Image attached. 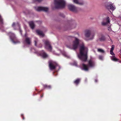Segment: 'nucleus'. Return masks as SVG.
Returning <instances> with one entry per match:
<instances>
[{"label":"nucleus","instance_id":"f257e3e1","mask_svg":"<svg viewBox=\"0 0 121 121\" xmlns=\"http://www.w3.org/2000/svg\"><path fill=\"white\" fill-rule=\"evenodd\" d=\"M88 50L87 48L85 46L83 42L82 43L80 46V53L78 54V56L82 61L85 62L87 60V54Z\"/></svg>","mask_w":121,"mask_h":121},{"label":"nucleus","instance_id":"f03ea898","mask_svg":"<svg viewBox=\"0 0 121 121\" xmlns=\"http://www.w3.org/2000/svg\"><path fill=\"white\" fill-rule=\"evenodd\" d=\"M54 4L55 8H63L65 7V2L64 0H54Z\"/></svg>","mask_w":121,"mask_h":121},{"label":"nucleus","instance_id":"7ed1b4c3","mask_svg":"<svg viewBox=\"0 0 121 121\" xmlns=\"http://www.w3.org/2000/svg\"><path fill=\"white\" fill-rule=\"evenodd\" d=\"M9 34L10 36V39L13 43L16 44L20 43V41L17 39L14 33L10 32Z\"/></svg>","mask_w":121,"mask_h":121},{"label":"nucleus","instance_id":"20e7f679","mask_svg":"<svg viewBox=\"0 0 121 121\" xmlns=\"http://www.w3.org/2000/svg\"><path fill=\"white\" fill-rule=\"evenodd\" d=\"M45 48L47 49L48 51L51 52L52 51V47L51 45L50 42L48 40H46L44 42Z\"/></svg>","mask_w":121,"mask_h":121},{"label":"nucleus","instance_id":"39448f33","mask_svg":"<svg viewBox=\"0 0 121 121\" xmlns=\"http://www.w3.org/2000/svg\"><path fill=\"white\" fill-rule=\"evenodd\" d=\"M85 35L87 38L90 37V39H93L94 35V34L92 33L91 30H86L85 31Z\"/></svg>","mask_w":121,"mask_h":121},{"label":"nucleus","instance_id":"423d86ee","mask_svg":"<svg viewBox=\"0 0 121 121\" xmlns=\"http://www.w3.org/2000/svg\"><path fill=\"white\" fill-rule=\"evenodd\" d=\"M49 67L50 70H52L55 69L56 67L58 66V64L52 60L48 62Z\"/></svg>","mask_w":121,"mask_h":121},{"label":"nucleus","instance_id":"0eeeda50","mask_svg":"<svg viewBox=\"0 0 121 121\" xmlns=\"http://www.w3.org/2000/svg\"><path fill=\"white\" fill-rule=\"evenodd\" d=\"M75 40L73 41V50L76 49L78 48L80 40L77 38H75Z\"/></svg>","mask_w":121,"mask_h":121},{"label":"nucleus","instance_id":"6e6552de","mask_svg":"<svg viewBox=\"0 0 121 121\" xmlns=\"http://www.w3.org/2000/svg\"><path fill=\"white\" fill-rule=\"evenodd\" d=\"M12 26L15 30H17L19 29V30L22 36V31L20 29V25L18 23H17L15 24L14 22H13L12 24Z\"/></svg>","mask_w":121,"mask_h":121},{"label":"nucleus","instance_id":"1a4fd4ad","mask_svg":"<svg viewBox=\"0 0 121 121\" xmlns=\"http://www.w3.org/2000/svg\"><path fill=\"white\" fill-rule=\"evenodd\" d=\"M35 9L37 11H43L45 12H47L48 10V8L42 7H35Z\"/></svg>","mask_w":121,"mask_h":121},{"label":"nucleus","instance_id":"9d476101","mask_svg":"<svg viewBox=\"0 0 121 121\" xmlns=\"http://www.w3.org/2000/svg\"><path fill=\"white\" fill-rule=\"evenodd\" d=\"M68 7L69 9L71 11L75 12H76L77 11V8L73 5H69Z\"/></svg>","mask_w":121,"mask_h":121},{"label":"nucleus","instance_id":"9b49d317","mask_svg":"<svg viewBox=\"0 0 121 121\" xmlns=\"http://www.w3.org/2000/svg\"><path fill=\"white\" fill-rule=\"evenodd\" d=\"M95 61L91 59L89 60L88 65L89 67L92 68L95 66Z\"/></svg>","mask_w":121,"mask_h":121},{"label":"nucleus","instance_id":"f8f14e48","mask_svg":"<svg viewBox=\"0 0 121 121\" xmlns=\"http://www.w3.org/2000/svg\"><path fill=\"white\" fill-rule=\"evenodd\" d=\"M27 34L26 33L24 36V37L25 38V39L24 42V43H26L28 45L30 44V39L29 38L27 37Z\"/></svg>","mask_w":121,"mask_h":121},{"label":"nucleus","instance_id":"ddd939ff","mask_svg":"<svg viewBox=\"0 0 121 121\" xmlns=\"http://www.w3.org/2000/svg\"><path fill=\"white\" fill-rule=\"evenodd\" d=\"M106 22H102V24L103 26H105L110 23V19L108 17L105 18Z\"/></svg>","mask_w":121,"mask_h":121},{"label":"nucleus","instance_id":"4468645a","mask_svg":"<svg viewBox=\"0 0 121 121\" xmlns=\"http://www.w3.org/2000/svg\"><path fill=\"white\" fill-rule=\"evenodd\" d=\"M40 55L44 58H46L48 56V54L44 51H42L40 52Z\"/></svg>","mask_w":121,"mask_h":121},{"label":"nucleus","instance_id":"2eb2a0df","mask_svg":"<svg viewBox=\"0 0 121 121\" xmlns=\"http://www.w3.org/2000/svg\"><path fill=\"white\" fill-rule=\"evenodd\" d=\"M88 65H86L84 64H82V69L83 70L85 71H88L89 70V68Z\"/></svg>","mask_w":121,"mask_h":121},{"label":"nucleus","instance_id":"dca6fc26","mask_svg":"<svg viewBox=\"0 0 121 121\" xmlns=\"http://www.w3.org/2000/svg\"><path fill=\"white\" fill-rule=\"evenodd\" d=\"M36 32L38 35L41 36L42 37H43L44 36V34L42 31L39 30H36Z\"/></svg>","mask_w":121,"mask_h":121},{"label":"nucleus","instance_id":"f3484780","mask_svg":"<svg viewBox=\"0 0 121 121\" xmlns=\"http://www.w3.org/2000/svg\"><path fill=\"white\" fill-rule=\"evenodd\" d=\"M73 2L76 4L82 5L84 3L83 1L80 2L78 0H73Z\"/></svg>","mask_w":121,"mask_h":121},{"label":"nucleus","instance_id":"a211bd4d","mask_svg":"<svg viewBox=\"0 0 121 121\" xmlns=\"http://www.w3.org/2000/svg\"><path fill=\"white\" fill-rule=\"evenodd\" d=\"M81 79L78 78L77 79L74 81V83L76 85H77L79 83Z\"/></svg>","mask_w":121,"mask_h":121},{"label":"nucleus","instance_id":"6ab92c4d","mask_svg":"<svg viewBox=\"0 0 121 121\" xmlns=\"http://www.w3.org/2000/svg\"><path fill=\"white\" fill-rule=\"evenodd\" d=\"M43 86L44 88L47 89H50L51 88V86L46 84L43 85Z\"/></svg>","mask_w":121,"mask_h":121},{"label":"nucleus","instance_id":"aec40b11","mask_svg":"<svg viewBox=\"0 0 121 121\" xmlns=\"http://www.w3.org/2000/svg\"><path fill=\"white\" fill-rule=\"evenodd\" d=\"M35 27V25L33 22L32 21H31V28L32 29H34Z\"/></svg>","mask_w":121,"mask_h":121},{"label":"nucleus","instance_id":"412c9836","mask_svg":"<svg viewBox=\"0 0 121 121\" xmlns=\"http://www.w3.org/2000/svg\"><path fill=\"white\" fill-rule=\"evenodd\" d=\"M108 8H109L110 9H111L113 11L115 9V8H114L112 5V4H110L108 6Z\"/></svg>","mask_w":121,"mask_h":121},{"label":"nucleus","instance_id":"4be33fe9","mask_svg":"<svg viewBox=\"0 0 121 121\" xmlns=\"http://www.w3.org/2000/svg\"><path fill=\"white\" fill-rule=\"evenodd\" d=\"M111 59L112 60L114 61H116L118 60V59L115 57V55L112 57Z\"/></svg>","mask_w":121,"mask_h":121},{"label":"nucleus","instance_id":"5701e85b","mask_svg":"<svg viewBox=\"0 0 121 121\" xmlns=\"http://www.w3.org/2000/svg\"><path fill=\"white\" fill-rule=\"evenodd\" d=\"M97 51L101 53H104V51L102 49L100 48H98L97 50Z\"/></svg>","mask_w":121,"mask_h":121},{"label":"nucleus","instance_id":"b1692460","mask_svg":"<svg viewBox=\"0 0 121 121\" xmlns=\"http://www.w3.org/2000/svg\"><path fill=\"white\" fill-rule=\"evenodd\" d=\"M99 39L100 41H104L105 39V38L104 36H103L100 38Z\"/></svg>","mask_w":121,"mask_h":121},{"label":"nucleus","instance_id":"393cba45","mask_svg":"<svg viewBox=\"0 0 121 121\" xmlns=\"http://www.w3.org/2000/svg\"><path fill=\"white\" fill-rule=\"evenodd\" d=\"M115 46L114 45H113L112 46V47L111 48V49L110 51H113L114 50V48Z\"/></svg>","mask_w":121,"mask_h":121},{"label":"nucleus","instance_id":"a878e982","mask_svg":"<svg viewBox=\"0 0 121 121\" xmlns=\"http://www.w3.org/2000/svg\"><path fill=\"white\" fill-rule=\"evenodd\" d=\"M99 59L101 60H103V56L99 55Z\"/></svg>","mask_w":121,"mask_h":121},{"label":"nucleus","instance_id":"bb28decb","mask_svg":"<svg viewBox=\"0 0 121 121\" xmlns=\"http://www.w3.org/2000/svg\"><path fill=\"white\" fill-rule=\"evenodd\" d=\"M38 40L37 39L34 41L35 45L36 46H37V43H38Z\"/></svg>","mask_w":121,"mask_h":121},{"label":"nucleus","instance_id":"cd10ccee","mask_svg":"<svg viewBox=\"0 0 121 121\" xmlns=\"http://www.w3.org/2000/svg\"><path fill=\"white\" fill-rule=\"evenodd\" d=\"M110 54L112 55H115V54L113 53V51H110Z\"/></svg>","mask_w":121,"mask_h":121},{"label":"nucleus","instance_id":"c85d7f7f","mask_svg":"<svg viewBox=\"0 0 121 121\" xmlns=\"http://www.w3.org/2000/svg\"><path fill=\"white\" fill-rule=\"evenodd\" d=\"M108 30L110 32H111V31H112L111 29V28L110 26L108 27Z\"/></svg>","mask_w":121,"mask_h":121},{"label":"nucleus","instance_id":"c756f323","mask_svg":"<svg viewBox=\"0 0 121 121\" xmlns=\"http://www.w3.org/2000/svg\"><path fill=\"white\" fill-rule=\"evenodd\" d=\"M60 15L61 16L63 17H65V16L64 15V14L63 13H60Z\"/></svg>","mask_w":121,"mask_h":121},{"label":"nucleus","instance_id":"7c9ffc66","mask_svg":"<svg viewBox=\"0 0 121 121\" xmlns=\"http://www.w3.org/2000/svg\"><path fill=\"white\" fill-rule=\"evenodd\" d=\"M75 25L74 24H72V25H71V26H73L72 28H70L69 29H72V28H74L75 27Z\"/></svg>","mask_w":121,"mask_h":121},{"label":"nucleus","instance_id":"2f4dec72","mask_svg":"<svg viewBox=\"0 0 121 121\" xmlns=\"http://www.w3.org/2000/svg\"><path fill=\"white\" fill-rule=\"evenodd\" d=\"M35 1L39 2H40L41 1L43 0H35Z\"/></svg>","mask_w":121,"mask_h":121},{"label":"nucleus","instance_id":"473e14b6","mask_svg":"<svg viewBox=\"0 0 121 121\" xmlns=\"http://www.w3.org/2000/svg\"><path fill=\"white\" fill-rule=\"evenodd\" d=\"M108 36L109 37V39H110V40H111V41H112V40L110 38V37L109 35H108Z\"/></svg>","mask_w":121,"mask_h":121},{"label":"nucleus","instance_id":"72a5a7b5","mask_svg":"<svg viewBox=\"0 0 121 121\" xmlns=\"http://www.w3.org/2000/svg\"><path fill=\"white\" fill-rule=\"evenodd\" d=\"M43 96V94H42V95H41V97L42 98V97Z\"/></svg>","mask_w":121,"mask_h":121},{"label":"nucleus","instance_id":"f704fd0d","mask_svg":"<svg viewBox=\"0 0 121 121\" xmlns=\"http://www.w3.org/2000/svg\"><path fill=\"white\" fill-rule=\"evenodd\" d=\"M95 82H97L98 81L97 79H95Z\"/></svg>","mask_w":121,"mask_h":121},{"label":"nucleus","instance_id":"c9c22d12","mask_svg":"<svg viewBox=\"0 0 121 121\" xmlns=\"http://www.w3.org/2000/svg\"><path fill=\"white\" fill-rule=\"evenodd\" d=\"M42 47V44H41L40 45V46H39V47Z\"/></svg>","mask_w":121,"mask_h":121},{"label":"nucleus","instance_id":"e433bc0d","mask_svg":"<svg viewBox=\"0 0 121 121\" xmlns=\"http://www.w3.org/2000/svg\"><path fill=\"white\" fill-rule=\"evenodd\" d=\"M58 67H59V69H58V70H59V69H60V67L59 66H58Z\"/></svg>","mask_w":121,"mask_h":121},{"label":"nucleus","instance_id":"4c0bfd02","mask_svg":"<svg viewBox=\"0 0 121 121\" xmlns=\"http://www.w3.org/2000/svg\"><path fill=\"white\" fill-rule=\"evenodd\" d=\"M29 26H30V22H29Z\"/></svg>","mask_w":121,"mask_h":121},{"label":"nucleus","instance_id":"58836bf2","mask_svg":"<svg viewBox=\"0 0 121 121\" xmlns=\"http://www.w3.org/2000/svg\"><path fill=\"white\" fill-rule=\"evenodd\" d=\"M77 63H75V64H74V65H77Z\"/></svg>","mask_w":121,"mask_h":121},{"label":"nucleus","instance_id":"ea45409f","mask_svg":"<svg viewBox=\"0 0 121 121\" xmlns=\"http://www.w3.org/2000/svg\"><path fill=\"white\" fill-rule=\"evenodd\" d=\"M22 118H23V120H24V117H23Z\"/></svg>","mask_w":121,"mask_h":121},{"label":"nucleus","instance_id":"a19ab883","mask_svg":"<svg viewBox=\"0 0 121 121\" xmlns=\"http://www.w3.org/2000/svg\"><path fill=\"white\" fill-rule=\"evenodd\" d=\"M1 31H4V30H1Z\"/></svg>","mask_w":121,"mask_h":121},{"label":"nucleus","instance_id":"79ce46f5","mask_svg":"<svg viewBox=\"0 0 121 121\" xmlns=\"http://www.w3.org/2000/svg\"><path fill=\"white\" fill-rule=\"evenodd\" d=\"M21 116H23V115H21Z\"/></svg>","mask_w":121,"mask_h":121}]
</instances>
